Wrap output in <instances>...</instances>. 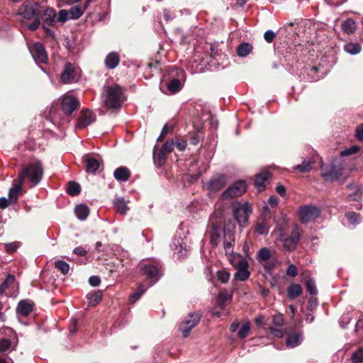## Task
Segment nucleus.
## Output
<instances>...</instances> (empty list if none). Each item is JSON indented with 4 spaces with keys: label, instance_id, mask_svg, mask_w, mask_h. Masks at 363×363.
Listing matches in <instances>:
<instances>
[{
    "label": "nucleus",
    "instance_id": "obj_1",
    "mask_svg": "<svg viewBox=\"0 0 363 363\" xmlns=\"http://www.w3.org/2000/svg\"><path fill=\"white\" fill-rule=\"evenodd\" d=\"M43 172L42 162L35 160L23 167L19 172L18 178L23 182L28 180L31 184V186H33L40 182Z\"/></svg>",
    "mask_w": 363,
    "mask_h": 363
},
{
    "label": "nucleus",
    "instance_id": "obj_2",
    "mask_svg": "<svg viewBox=\"0 0 363 363\" xmlns=\"http://www.w3.org/2000/svg\"><path fill=\"white\" fill-rule=\"evenodd\" d=\"M104 102L108 108H119L124 101L122 90L118 85L104 87Z\"/></svg>",
    "mask_w": 363,
    "mask_h": 363
},
{
    "label": "nucleus",
    "instance_id": "obj_3",
    "mask_svg": "<svg viewBox=\"0 0 363 363\" xmlns=\"http://www.w3.org/2000/svg\"><path fill=\"white\" fill-rule=\"evenodd\" d=\"M139 267L141 274L151 280L150 286L156 283L161 277V265L155 259H143Z\"/></svg>",
    "mask_w": 363,
    "mask_h": 363
},
{
    "label": "nucleus",
    "instance_id": "obj_4",
    "mask_svg": "<svg viewBox=\"0 0 363 363\" xmlns=\"http://www.w3.org/2000/svg\"><path fill=\"white\" fill-rule=\"evenodd\" d=\"M322 177L325 181H344L350 175V171L347 170L342 163L338 162L332 164L330 167L322 169Z\"/></svg>",
    "mask_w": 363,
    "mask_h": 363
},
{
    "label": "nucleus",
    "instance_id": "obj_5",
    "mask_svg": "<svg viewBox=\"0 0 363 363\" xmlns=\"http://www.w3.org/2000/svg\"><path fill=\"white\" fill-rule=\"evenodd\" d=\"M272 235L277 240L282 241L284 249L289 252H291L295 250L300 239L298 228L296 225L294 226L290 237L287 238H284V233L281 228L275 230L272 233Z\"/></svg>",
    "mask_w": 363,
    "mask_h": 363
},
{
    "label": "nucleus",
    "instance_id": "obj_6",
    "mask_svg": "<svg viewBox=\"0 0 363 363\" xmlns=\"http://www.w3.org/2000/svg\"><path fill=\"white\" fill-rule=\"evenodd\" d=\"M39 5L34 2L27 1L21 5L17 11V15L22 19L32 20L39 13Z\"/></svg>",
    "mask_w": 363,
    "mask_h": 363
},
{
    "label": "nucleus",
    "instance_id": "obj_7",
    "mask_svg": "<svg viewBox=\"0 0 363 363\" xmlns=\"http://www.w3.org/2000/svg\"><path fill=\"white\" fill-rule=\"evenodd\" d=\"M233 209L235 218L240 225H245L248 221V216L252 212V208L247 202L240 203L234 202L233 203Z\"/></svg>",
    "mask_w": 363,
    "mask_h": 363
},
{
    "label": "nucleus",
    "instance_id": "obj_8",
    "mask_svg": "<svg viewBox=\"0 0 363 363\" xmlns=\"http://www.w3.org/2000/svg\"><path fill=\"white\" fill-rule=\"evenodd\" d=\"M298 213L301 222L306 224L318 218L320 210L315 206L308 205L300 207Z\"/></svg>",
    "mask_w": 363,
    "mask_h": 363
},
{
    "label": "nucleus",
    "instance_id": "obj_9",
    "mask_svg": "<svg viewBox=\"0 0 363 363\" xmlns=\"http://www.w3.org/2000/svg\"><path fill=\"white\" fill-rule=\"evenodd\" d=\"M200 318L201 315L199 313H190L185 317L179 325V330L184 337L189 335L191 329L199 323Z\"/></svg>",
    "mask_w": 363,
    "mask_h": 363
},
{
    "label": "nucleus",
    "instance_id": "obj_10",
    "mask_svg": "<svg viewBox=\"0 0 363 363\" xmlns=\"http://www.w3.org/2000/svg\"><path fill=\"white\" fill-rule=\"evenodd\" d=\"M247 190V184L244 181H238L230 186L222 194L223 199H233L242 196Z\"/></svg>",
    "mask_w": 363,
    "mask_h": 363
},
{
    "label": "nucleus",
    "instance_id": "obj_11",
    "mask_svg": "<svg viewBox=\"0 0 363 363\" xmlns=\"http://www.w3.org/2000/svg\"><path fill=\"white\" fill-rule=\"evenodd\" d=\"M272 323L274 326L269 328L270 333L274 337H282L284 335V330L282 328L284 323L283 315L281 313L274 315L272 317Z\"/></svg>",
    "mask_w": 363,
    "mask_h": 363
},
{
    "label": "nucleus",
    "instance_id": "obj_12",
    "mask_svg": "<svg viewBox=\"0 0 363 363\" xmlns=\"http://www.w3.org/2000/svg\"><path fill=\"white\" fill-rule=\"evenodd\" d=\"M61 106L66 114H71L79 106V101L72 95L66 94L62 98Z\"/></svg>",
    "mask_w": 363,
    "mask_h": 363
},
{
    "label": "nucleus",
    "instance_id": "obj_13",
    "mask_svg": "<svg viewBox=\"0 0 363 363\" xmlns=\"http://www.w3.org/2000/svg\"><path fill=\"white\" fill-rule=\"evenodd\" d=\"M237 268V272L235 274V279L240 281H245L249 278L250 272L248 271V264L242 258L235 261V264L233 265Z\"/></svg>",
    "mask_w": 363,
    "mask_h": 363
},
{
    "label": "nucleus",
    "instance_id": "obj_14",
    "mask_svg": "<svg viewBox=\"0 0 363 363\" xmlns=\"http://www.w3.org/2000/svg\"><path fill=\"white\" fill-rule=\"evenodd\" d=\"M60 78L61 80L66 84L71 83L77 80V70L71 63L67 62L65 64L63 72L60 75Z\"/></svg>",
    "mask_w": 363,
    "mask_h": 363
},
{
    "label": "nucleus",
    "instance_id": "obj_15",
    "mask_svg": "<svg viewBox=\"0 0 363 363\" xmlns=\"http://www.w3.org/2000/svg\"><path fill=\"white\" fill-rule=\"evenodd\" d=\"M96 120V116L89 110H82L77 123V128H84Z\"/></svg>",
    "mask_w": 363,
    "mask_h": 363
},
{
    "label": "nucleus",
    "instance_id": "obj_16",
    "mask_svg": "<svg viewBox=\"0 0 363 363\" xmlns=\"http://www.w3.org/2000/svg\"><path fill=\"white\" fill-rule=\"evenodd\" d=\"M34 60L37 62L45 63L48 60L47 52L44 47L39 43H35L30 50Z\"/></svg>",
    "mask_w": 363,
    "mask_h": 363
},
{
    "label": "nucleus",
    "instance_id": "obj_17",
    "mask_svg": "<svg viewBox=\"0 0 363 363\" xmlns=\"http://www.w3.org/2000/svg\"><path fill=\"white\" fill-rule=\"evenodd\" d=\"M271 174L269 171L264 170L256 175L255 179V185L259 192L262 191L269 182Z\"/></svg>",
    "mask_w": 363,
    "mask_h": 363
},
{
    "label": "nucleus",
    "instance_id": "obj_18",
    "mask_svg": "<svg viewBox=\"0 0 363 363\" xmlns=\"http://www.w3.org/2000/svg\"><path fill=\"white\" fill-rule=\"evenodd\" d=\"M226 184V178L223 175H216L209 182L208 189L212 191H220Z\"/></svg>",
    "mask_w": 363,
    "mask_h": 363
},
{
    "label": "nucleus",
    "instance_id": "obj_19",
    "mask_svg": "<svg viewBox=\"0 0 363 363\" xmlns=\"http://www.w3.org/2000/svg\"><path fill=\"white\" fill-rule=\"evenodd\" d=\"M34 303L30 300H22L21 301L16 308V311L18 314L26 316L33 309Z\"/></svg>",
    "mask_w": 363,
    "mask_h": 363
},
{
    "label": "nucleus",
    "instance_id": "obj_20",
    "mask_svg": "<svg viewBox=\"0 0 363 363\" xmlns=\"http://www.w3.org/2000/svg\"><path fill=\"white\" fill-rule=\"evenodd\" d=\"M23 184V182L18 178L14 180L13 186L10 189L9 192L11 202H15L16 201L19 194L21 192Z\"/></svg>",
    "mask_w": 363,
    "mask_h": 363
},
{
    "label": "nucleus",
    "instance_id": "obj_21",
    "mask_svg": "<svg viewBox=\"0 0 363 363\" xmlns=\"http://www.w3.org/2000/svg\"><path fill=\"white\" fill-rule=\"evenodd\" d=\"M84 160L86 164V171L94 174L100 167V161L96 158L84 156Z\"/></svg>",
    "mask_w": 363,
    "mask_h": 363
},
{
    "label": "nucleus",
    "instance_id": "obj_22",
    "mask_svg": "<svg viewBox=\"0 0 363 363\" xmlns=\"http://www.w3.org/2000/svg\"><path fill=\"white\" fill-rule=\"evenodd\" d=\"M88 6H89V2H85L84 5L82 6L76 5V6L71 7V9H69V13L70 14V18L78 19L79 18H80L83 15L84 12L85 11V10L87 9Z\"/></svg>",
    "mask_w": 363,
    "mask_h": 363
},
{
    "label": "nucleus",
    "instance_id": "obj_23",
    "mask_svg": "<svg viewBox=\"0 0 363 363\" xmlns=\"http://www.w3.org/2000/svg\"><path fill=\"white\" fill-rule=\"evenodd\" d=\"M314 162L311 159H304L301 164L293 167V169L301 173H306L312 169Z\"/></svg>",
    "mask_w": 363,
    "mask_h": 363
},
{
    "label": "nucleus",
    "instance_id": "obj_24",
    "mask_svg": "<svg viewBox=\"0 0 363 363\" xmlns=\"http://www.w3.org/2000/svg\"><path fill=\"white\" fill-rule=\"evenodd\" d=\"M341 28L345 33L352 34L357 28L356 22L352 18H347L342 22Z\"/></svg>",
    "mask_w": 363,
    "mask_h": 363
},
{
    "label": "nucleus",
    "instance_id": "obj_25",
    "mask_svg": "<svg viewBox=\"0 0 363 363\" xmlns=\"http://www.w3.org/2000/svg\"><path fill=\"white\" fill-rule=\"evenodd\" d=\"M113 175L115 179H117L118 181L125 182L129 179L130 173L128 169H127L126 167H120L114 171Z\"/></svg>",
    "mask_w": 363,
    "mask_h": 363
},
{
    "label": "nucleus",
    "instance_id": "obj_26",
    "mask_svg": "<svg viewBox=\"0 0 363 363\" xmlns=\"http://www.w3.org/2000/svg\"><path fill=\"white\" fill-rule=\"evenodd\" d=\"M119 61L118 55L116 52H111L106 56L105 64L108 68L114 69L118 66Z\"/></svg>",
    "mask_w": 363,
    "mask_h": 363
},
{
    "label": "nucleus",
    "instance_id": "obj_27",
    "mask_svg": "<svg viewBox=\"0 0 363 363\" xmlns=\"http://www.w3.org/2000/svg\"><path fill=\"white\" fill-rule=\"evenodd\" d=\"M43 18L48 26H53L55 23V12L54 9L48 8L45 10Z\"/></svg>",
    "mask_w": 363,
    "mask_h": 363
},
{
    "label": "nucleus",
    "instance_id": "obj_28",
    "mask_svg": "<svg viewBox=\"0 0 363 363\" xmlns=\"http://www.w3.org/2000/svg\"><path fill=\"white\" fill-rule=\"evenodd\" d=\"M224 249L226 253V255L228 257V260L232 265L235 264V261L237 259H240V256L239 255H233L232 250V244L230 242H225L224 243Z\"/></svg>",
    "mask_w": 363,
    "mask_h": 363
},
{
    "label": "nucleus",
    "instance_id": "obj_29",
    "mask_svg": "<svg viewBox=\"0 0 363 363\" xmlns=\"http://www.w3.org/2000/svg\"><path fill=\"white\" fill-rule=\"evenodd\" d=\"M302 341V336L299 333H293L286 338V345L289 347H294L298 345Z\"/></svg>",
    "mask_w": 363,
    "mask_h": 363
},
{
    "label": "nucleus",
    "instance_id": "obj_30",
    "mask_svg": "<svg viewBox=\"0 0 363 363\" xmlns=\"http://www.w3.org/2000/svg\"><path fill=\"white\" fill-rule=\"evenodd\" d=\"M302 294V288L300 284H291L287 290V294L291 299H294Z\"/></svg>",
    "mask_w": 363,
    "mask_h": 363
},
{
    "label": "nucleus",
    "instance_id": "obj_31",
    "mask_svg": "<svg viewBox=\"0 0 363 363\" xmlns=\"http://www.w3.org/2000/svg\"><path fill=\"white\" fill-rule=\"evenodd\" d=\"M344 50L351 55H357L362 50V46L359 43H349L345 45Z\"/></svg>",
    "mask_w": 363,
    "mask_h": 363
},
{
    "label": "nucleus",
    "instance_id": "obj_32",
    "mask_svg": "<svg viewBox=\"0 0 363 363\" xmlns=\"http://www.w3.org/2000/svg\"><path fill=\"white\" fill-rule=\"evenodd\" d=\"M252 50V46L247 43L240 44L237 48V53L240 57H246Z\"/></svg>",
    "mask_w": 363,
    "mask_h": 363
},
{
    "label": "nucleus",
    "instance_id": "obj_33",
    "mask_svg": "<svg viewBox=\"0 0 363 363\" xmlns=\"http://www.w3.org/2000/svg\"><path fill=\"white\" fill-rule=\"evenodd\" d=\"M114 206L121 214H125L128 211L127 203L122 198L116 199L113 201Z\"/></svg>",
    "mask_w": 363,
    "mask_h": 363
},
{
    "label": "nucleus",
    "instance_id": "obj_34",
    "mask_svg": "<svg viewBox=\"0 0 363 363\" xmlns=\"http://www.w3.org/2000/svg\"><path fill=\"white\" fill-rule=\"evenodd\" d=\"M89 213V208L85 205H79L75 208V213L80 220H85Z\"/></svg>",
    "mask_w": 363,
    "mask_h": 363
},
{
    "label": "nucleus",
    "instance_id": "obj_35",
    "mask_svg": "<svg viewBox=\"0 0 363 363\" xmlns=\"http://www.w3.org/2000/svg\"><path fill=\"white\" fill-rule=\"evenodd\" d=\"M182 87L181 82L177 79H173L167 84V89L171 94L178 92Z\"/></svg>",
    "mask_w": 363,
    "mask_h": 363
},
{
    "label": "nucleus",
    "instance_id": "obj_36",
    "mask_svg": "<svg viewBox=\"0 0 363 363\" xmlns=\"http://www.w3.org/2000/svg\"><path fill=\"white\" fill-rule=\"evenodd\" d=\"M87 298L90 305L95 306L98 304L102 298V293L96 291L87 295Z\"/></svg>",
    "mask_w": 363,
    "mask_h": 363
},
{
    "label": "nucleus",
    "instance_id": "obj_37",
    "mask_svg": "<svg viewBox=\"0 0 363 363\" xmlns=\"http://www.w3.org/2000/svg\"><path fill=\"white\" fill-rule=\"evenodd\" d=\"M146 291V288L143 285L140 284L138 291L133 294L129 298V302L130 303H135Z\"/></svg>",
    "mask_w": 363,
    "mask_h": 363
},
{
    "label": "nucleus",
    "instance_id": "obj_38",
    "mask_svg": "<svg viewBox=\"0 0 363 363\" xmlns=\"http://www.w3.org/2000/svg\"><path fill=\"white\" fill-rule=\"evenodd\" d=\"M67 191L70 196H77L80 192V186L74 182H69L68 183Z\"/></svg>",
    "mask_w": 363,
    "mask_h": 363
},
{
    "label": "nucleus",
    "instance_id": "obj_39",
    "mask_svg": "<svg viewBox=\"0 0 363 363\" xmlns=\"http://www.w3.org/2000/svg\"><path fill=\"white\" fill-rule=\"evenodd\" d=\"M232 293H228L226 291H222L218 294V299L220 301L221 307L223 308L225 303L232 300Z\"/></svg>",
    "mask_w": 363,
    "mask_h": 363
},
{
    "label": "nucleus",
    "instance_id": "obj_40",
    "mask_svg": "<svg viewBox=\"0 0 363 363\" xmlns=\"http://www.w3.org/2000/svg\"><path fill=\"white\" fill-rule=\"evenodd\" d=\"M15 281V277L12 274L8 275L6 280L0 286V294H2L8 289V287L13 284Z\"/></svg>",
    "mask_w": 363,
    "mask_h": 363
},
{
    "label": "nucleus",
    "instance_id": "obj_41",
    "mask_svg": "<svg viewBox=\"0 0 363 363\" xmlns=\"http://www.w3.org/2000/svg\"><path fill=\"white\" fill-rule=\"evenodd\" d=\"M55 267L63 274H67L69 271V264L62 260L56 261L55 262Z\"/></svg>",
    "mask_w": 363,
    "mask_h": 363
},
{
    "label": "nucleus",
    "instance_id": "obj_42",
    "mask_svg": "<svg viewBox=\"0 0 363 363\" xmlns=\"http://www.w3.org/2000/svg\"><path fill=\"white\" fill-rule=\"evenodd\" d=\"M250 330V323L249 322L245 323L238 333V337L240 338L246 337L249 334Z\"/></svg>",
    "mask_w": 363,
    "mask_h": 363
},
{
    "label": "nucleus",
    "instance_id": "obj_43",
    "mask_svg": "<svg viewBox=\"0 0 363 363\" xmlns=\"http://www.w3.org/2000/svg\"><path fill=\"white\" fill-rule=\"evenodd\" d=\"M360 150L359 146L358 145H352L350 147L340 152V155L342 157L350 156L352 155L357 154Z\"/></svg>",
    "mask_w": 363,
    "mask_h": 363
},
{
    "label": "nucleus",
    "instance_id": "obj_44",
    "mask_svg": "<svg viewBox=\"0 0 363 363\" xmlns=\"http://www.w3.org/2000/svg\"><path fill=\"white\" fill-rule=\"evenodd\" d=\"M353 363H363V348L358 350L352 356Z\"/></svg>",
    "mask_w": 363,
    "mask_h": 363
},
{
    "label": "nucleus",
    "instance_id": "obj_45",
    "mask_svg": "<svg viewBox=\"0 0 363 363\" xmlns=\"http://www.w3.org/2000/svg\"><path fill=\"white\" fill-rule=\"evenodd\" d=\"M217 278L223 283H225L230 278V273L225 269L219 270L217 272Z\"/></svg>",
    "mask_w": 363,
    "mask_h": 363
},
{
    "label": "nucleus",
    "instance_id": "obj_46",
    "mask_svg": "<svg viewBox=\"0 0 363 363\" xmlns=\"http://www.w3.org/2000/svg\"><path fill=\"white\" fill-rule=\"evenodd\" d=\"M271 256L270 250L268 248L264 247L259 250L258 257L260 260L266 261L269 259Z\"/></svg>",
    "mask_w": 363,
    "mask_h": 363
},
{
    "label": "nucleus",
    "instance_id": "obj_47",
    "mask_svg": "<svg viewBox=\"0 0 363 363\" xmlns=\"http://www.w3.org/2000/svg\"><path fill=\"white\" fill-rule=\"evenodd\" d=\"M173 128L174 127L172 125H169L167 124L164 125L157 140L162 141L167 133H171L173 130Z\"/></svg>",
    "mask_w": 363,
    "mask_h": 363
},
{
    "label": "nucleus",
    "instance_id": "obj_48",
    "mask_svg": "<svg viewBox=\"0 0 363 363\" xmlns=\"http://www.w3.org/2000/svg\"><path fill=\"white\" fill-rule=\"evenodd\" d=\"M256 231L259 235L267 234L269 231L267 223L265 222L259 223L257 225Z\"/></svg>",
    "mask_w": 363,
    "mask_h": 363
},
{
    "label": "nucleus",
    "instance_id": "obj_49",
    "mask_svg": "<svg viewBox=\"0 0 363 363\" xmlns=\"http://www.w3.org/2000/svg\"><path fill=\"white\" fill-rule=\"evenodd\" d=\"M306 289L311 295H315L317 294V289L314 281L310 279L307 281Z\"/></svg>",
    "mask_w": 363,
    "mask_h": 363
},
{
    "label": "nucleus",
    "instance_id": "obj_50",
    "mask_svg": "<svg viewBox=\"0 0 363 363\" xmlns=\"http://www.w3.org/2000/svg\"><path fill=\"white\" fill-rule=\"evenodd\" d=\"M174 143L173 140H167L162 146V152L169 153L172 152L174 149Z\"/></svg>",
    "mask_w": 363,
    "mask_h": 363
},
{
    "label": "nucleus",
    "instance_id": "obj_51",
    "mask_svg": "<svg viewBox=\"0 0 363 363\" xmlns=\"http://www.w3.org/2000/svg\"><path fill=\"white\" fill-rule=\"evenodd\" d=\"M69 11L65 9H62L58 13L57 20L60 22H65L69 18Z\"/></svg>",
    "mask_w": 363,
    "mask_h": 363
},
{
    "label": "nucleus",
    "instance_id": "obj_52",
    "mask_svg": "<svg viewBox=\"0 0 363 363\" xmlns=\"http://www.w3.org/2000/svg\"><path fill=\"white\" fill-rule=\"evenodd\" d=\"M19 247V244L18 242H11L7 243L5 245V250L9 253L14 252Z\"/></svg>",
    "mask_w": 363,
    "mask_h": 363
},
{
    "label": "nucleus",
    "instance_id": "obj_53",
    "mask_svg": "<svg viewBox=\"0 0 363 363\" xmlns=\"http://www.w3.org/2000/svg\"><path fill=\"white\" fill-rule=\"evenodd\" d=\"M11 347V341L8 339L0 340V352H5Z\"/></svg>",
    "mask_w": 363,
    "mask_h": 363
},
{
    "label": "nucleus",
    "instance_id": "obj_54",
    "mask_svg": "<svg viewBox=\"0 0 363 363\" xmlns=\"http://www.w3.org/2000/svg\"><path fill=\"white\" fill-rule=\"evenodd\" d=\"M346 216L348 220L350 222V223H356L359 222V216L354 212H350L347 213Z\"/></svg>",
    "mask_w": 363,
    "mask_h": 363
},
{
    "label": "nucleus",
    "instance_id": "obj_55",
    "mask_svg": "<svg viewBox=\"0 0 363 363\" xmlns=\"http://www.w3.org/2000/svg\"><path fill=\"white\" fill-rule=\"evenodd\" d=\"M275 38V33L272 30H267L264 34V40L270 43L273 41Z\"/></svg>",
    "mask_w": 363,
    "mask_h": 363
},
{
    "label": "nucleus",
    "instance_id": "obj_56",
    "mask_svg": "<svg viewBox=\"0 0 363 363\" xmlns=\"http://www.w3.org/2000/svg\"><path fill=\"white\" fill-rule=\"evenodd\" d=\"M33 19L34 20H33V23H30L28 26L29 29L31 30H37L39 28L40 24V19L38 16H35Z\"/></svg>",
    "mask_w": 363,
    "mask_h": 363
},
{
    "label": "nucleus",
    "instance_id": "obj_57",
    "mask_svg": "<svg viewBox=\"0 0 363 363\" xmlns=\"http://www.w3.org/2000/svg\"><path fill=\"white\" fill-rule=\"evenodd\" d=\"M286 274L291 277H295L298 274L297 267L294 264H291L287 269Z\"/></svg>",
    "mask_w": 363,
    "mask_h": 363
},
{
    "label": "nucleus",
    "instance_id": "obj_58",
    "mask_svg": "<svg viewBox=\"0 0 363 363\" xmlns=\"http://www.w3.org/2000/svg\"><path fill=\"white\" fill-rule=\"evenodd\" d=\"M356 137L359 140L363 141V123L357 125L356 128Z\"/></svg>",
    "mask_w": 363,
    "mask_h": 363
},
{
    "label": "nucleus",
    "instance_id": "obj_59",
    "mask_svg": "<svg viewBox=\"0 0 363 363\" xmlns=\"http://www.w3.org/2000/svg\"><path fill=\"white\" fill-rule=\"evenodd\" d=\"M89 282L92 286H97L100 284L101 279L97 276H92L89 278Z\"/></svg>",
    "mask_w": 363,
    "mask_h": 363
},
{
    "label": "nucleus",
    "instance_id": "obj_60",
    "mask_svg": "<svg viewBox=\"0 0 363 363\" xmlns=\"http://www.w3.org/2000/svg\"><path fill=\"white\" fill-rule=\"evenodd\" d=\"M265 320V317L262 314L258 315L255 319V322L257 325H264Z\"/></svg>",
    "mask_w": 363,
    "mask_h": 363
},
{
    "label": "nucleus",
    "instance_id": "obj_61",
    "mask_svg": "<svg viewBox=\"0 0 363 363\" xmlns=\"http://www.w3.org/2000/svg\"><path fill=\"white\" fill-rule=\"evenodd\" d=\"M175 145L179 150L183 151L185 150V148L186 147V142L185 140L177 141L175 143Z\"/></svg>",
    "mask_w": 363,
    "mask_h": 363
},
{
    "label": "nucleus",
    "instance_id": "obj_62",
    "mask_svg": "<svg viewBox=\"0 0 363 363\" xmlns=\"http://www.w3.org/2000/svg\"><path fill=\"white\" fill-rule=\"evenodd\" d=\"M74 253L80 256H84L86 251L82 247H77L74 250Z\"/></svg>",
    "mask_w": 363,
    "mask_h": 363
},
{
    "label": "nucleus",
    "instance_id": "obj_63",
    "mask_svg": "<svg viewBox=\"0 0 363 363\" xmlns=\"http://www.w3.org/2000/svg\"><path fill=\"white\" fill-rule=\"evenodd\" d=\"M11 203V201H9L6 198H0V208H6L9 203Z\"/></svg>",
    "mask_w": 363,
    "mask_h": 363
},
{
    "label": "nucleus",
    "instance_id": "obj_64",
    "mask_svg": "<svg viewBox=\"0 0 363 363\" xmlns=\"http://www.w3.org/2000/svg\"><path fill=\"white\" fill-rule=\"evenodd\" d=\"M268 202L271 205V206L275 207L277 205V203H278V199L277 197L274 196H272L268 199Z\"/></svg>",
    "mask_w": 363,
    "mask_h": 363
}]
</instances>
